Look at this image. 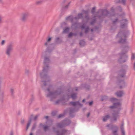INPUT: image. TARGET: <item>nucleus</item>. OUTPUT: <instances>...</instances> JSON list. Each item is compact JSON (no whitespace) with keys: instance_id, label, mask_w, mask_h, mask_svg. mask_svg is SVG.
I'll return each instance as SVG.
<instances>
[{"instance_id":"obj_1","label":"nucleus","mask_w":135,"mask_h":135,"mask_svg":"<svg viewBox=\"0 0 135 135\" xmlns=\"http://www.w3.org/2000/svg\"><path fill=\"white\" fill-rule=\"evenodd\" d=\"M120 107L121 103L120 102L114 103L113 105L109 107V108L111 109H114V113L112 114L114 121H116L117 118L119 117V112L121 109Z\"/></svg>"},{"instance_id":"obj_2","label":"nucleus","mask_w":135,"mask_h":135,"mask_svg":"<svg viewBox=\"0 0 135 135\" xmlns=\"http://www.w3.org/2000/svg\"><path fill=\"white\" fill-rule=\"evenodd\" d=\"M79 102H70L69 103V105L70 106H73L74 108H71L69 110V114L70 117H73L74 115L73 113L76 112L78 110V107L79 106L81 107L82 105L79 103Z\"/></svg>"},{"instance_id":"obj_3","label":"nucleus","mask_w":135,"mask_h":135,"mask_svg":"<svg viewBox=\"0 0 135 135\" xmlns=\"http://www.w3.org/2000/svg\"><path fill=\"white\" fill-rule=\"evenodd\" d=\"M109 13L108 11L106 10H99L97 12L95 13V16L93 18V21L90 23L91 24L93 25L95 22V17H97L99 18H103L105 16L108 15Z\"/></svg>"},{"instance_id":"obj_4","label":"nucleus","mask_w":135,"mask_h":135,"mask_svg":"<svg viewBox=\"0 0 135 135\" xmlns=\"http://www.w3.org/2000/svg\"><path fill=\"white\" fill-rule=\"evenodd\" d=\"M128 33L123 32L122 31L119 32L117 36V37H120V40L119 41V42L121 44H126L127 43L126 40V37L128 35Z\"/></svg>"},{"instance_id":"obj_5","label":"nucleus","mask_w":135,"mask_h":135,"mask_svg":"<svg viewBox=\"0 0 135 135\" xmlns=\"http://www.w3.org/2000/svg\"><path fill=\"white\" fill-rule=\"evenodd\" d=\"M88 13V12L87 11H85L83 13H79L77 17H74L72 16H71L67 17L66 18V20L67 21H70L71 22L73 23L78 19L81 18L83 17V14L85 13L86 14Z\"/></svg>"},{"instance_id":"obj_6","label":"nucleus","mask_w":135,"mask_h":135,"mask_svg":"<svg viewBox=\"0 0 135 135\" xmlns=\"http://www.w3.org/2000/svg\"><path fill=\"white\" fill-rule=\"evenodd\" d=\"M70 120L68 119H66L60 123L56 124L57 127L60 128H61L68 126L71 123Z\"/></svg>"},{"instance_id":"obj_7","label":"nucleus","mask_w":135,"mask_h":135,"mask_svg":"<svg viewBox=\"0 0 135 135\" xmlns=\"http://www.w3.org/2000/svg\"><path fill=\"white\" fill-rule=\"evenodd\" d=\"M90 20V18L88 16H86L82 21L83 24L81 26V28L82 29L85 28L86 33H87L89 30V27L86 26V24Z\"/></svg>"},{"instance_id":"obj_8","label":"nucleus","mask_w":135,"mask_h":135,"mask_svg":"<svg viewBox=\"0 0 135 135\" xmlns=\"http://www.w3.org/2000/svg\"><path fill=\"white\" fill-rule=\"evenodd\" d=\"M51 90V88L50 89L49 88H48L47 89L48 93L47 94V96L50 97L51 98H55L56 96L59 95L60 93V92L59 91L60 90V89H58V90L57 91L54 92H51L50 90Z\"/></svg>"},{"instance_id":"obj_9","label":"nucleus","mask_w":135,"mask_h":135,"mask_svg":"<svg viewBox=\"0 0 135 135\" xmlns=\"http://www.w3.org/2000/svg\"><path fill=\"white\" fill-rule=\"evenodd\" d=\"M54 132L56 133V135H65L68 130L65 129H62L59 131L56 130V128L54 127L52 128Z\"/></svg>"},{"instance_id":"obj_10","label":"nucleus","mask_w":135,"mask_h":135,"mask_svg":"<svg viewBox=\"0 0 135 135\" xmlns=\"http://www.w3.org/2000/svg\"><path fill=\"white\" fill-rule=\"evenodd\" d=\"M13 45L12 44H9L7 46L6 51V54L8 56L10 55L11 52L13 50Z\"/></svg>"},{"instance_id":"obj_11","label":"nucleus","mask_w":135,"mask_h":135,"mask_svg":"<svg viewBox=\"0 0 135 135\" xmlns=\"http://www.w3.org/2000/svg\"><path fill=\"white\" fill-rule=\"evenodd\" d=\"M28 16V13L27 12L23 13L21 15V20L22 22H25L26 21Z\"/></svg>"},{"instance_id":"obj_12","label":"nucleus","mask_w":135,"mask_h":135,"mask_svg":"<svg viewBox=\"0 0 135 135\" xmlns=\"http://www.w3.org/2000/svg\"><path fill=\"white\" fill-rule=\"evenodd\" d=\"M49 62L50 61L49 58L47 57H45L44 60V64L46 66L43 68V71L44 72H45L49 69V68L48 66L47 65V64L49 63Z\"/></svg>"},{"instance_id":"obj_13","label":"nucleus","mask_w":135,"mask_h":135,"mask_svg":"<svg viewBox=\"0 0 135 135\" xmlns=\"http://www.w3.org/2000/svg\"><path fill=\"white\" fill-rule=\"evenodd\" d=\"M121 27L122 28H124L126 27L127 26V21L126 19H123L121 22Z\"/></svg>"},{"instance_id":"obj_14","label":"nucleus","mask_w":135,"mask_h":135,"mask_svg":"<svg viewBox=\"0 0 135 135\" xmlns=\"http://www.w3.org/2000/svg\"><path fill=\"white\" fill-rule=\"evenodd\" d=\"M118 128L117 126H115L113 129H112V133L113 135H118L117 132L118 131Z\"/></svg>"},{"instance_id":"obj_15","label":"nucleus","mask_w":135,"mask_h":135,"mask_svg":"<svg viewBox=\"0 0 135 135\" xmlns=\"http://www.w3.org/2000/svg\"><path fill=\"white\" fill-rule=\"evenodd\" d=\"M120 59H122L121 60V61L123 62H124L126 61V60H123V59H127L128 57L124 53H122L120 54Z\"/></svg>"},{"instance_id":"obj_16","label":"nucleus","mask_w":135,"mask_h":135,"mask_svg":"<svg viewBox=\"0 0 135 135\" xmlns=\"http://www.w3.org/2000/svg\"><path fill=\"white\" fill-rule=\"evenodd\" d=\"M124 123H122L120 127L121 133L122 135H125V133L124 127Z\"/></svg>"},{"instance_id":"obj_17","label":"nucleus","mask_w":135,"mask_h":135,"mask_svg":"<svg viewBox=\"0 0 135 135\" xmlns=\"http://www.w3.org/2000/svg\"><path fill=\"white\" fill-rule=\"evenodd\" d=\"M124 93L123 91H119L115 93L117 97H121L122 96L123 94Z\"/></svg>"},{"instance_id":"obj_18","label":"nucleus","mask_w":135,"mask_h":135,"mask_svg":"<svg viewBox=\"0 0 135 135\" xmlns=\"http://www.w3.org/2000/svg\"><path fill=\"white\" fill-rule=\"evenodd\" d=\"M110 116L109 115H107L104 116L103 118V121L104 122H106L110 118Z\"/></svg>"},{"instance_id":"obj_19","label":"nucleus","mask_w":135,"mask_h":135,"mask_svg":"<svg viewBox=\"0 0 135 135\" xmlns=\"http://www.w3.org/2000/svg\"><path fill=\"white\" fill-rule=\"evenodd\" d=\"M115 126H114L112 124H109L107 125V127L109 129V130L111 129L112 130V129H113L114 127H115Z\"/></svg>"},{"instance_id":"obj_20","label":"nucleus","mask_w":135,"mask_h":135,"mask_svg":"<svg viewBox=\"0 0 135 135\" xmlns=\"http://www.w3.org/2000/svg\"><path fill=\"white\" fill-rule=\"evenodd\" d=\"M108 97L106 96H103L101 97V100L102 101L108 100Z\"/></svg>"},{"instance_id":"obj_21","label":"nucleus","mask_w":135,"mask_h":135,"mask_svg":"<svg viewBox=\"0 0 135 135\" xmlns=\"http://www.w3.org/2000/svg\"><path fill=\"white\" fill-rule=\"evenodd\" d=\"M120 84H122V86H121L120 85V86L119 87L120 88H122L125 85V83L123 81H120Z\"/></svg>"},{"instance_id":"obj_22","label":"nucleus","mask_w":135,"mask_h":135,"mask_svg":"<svg viewBox=\"0 0 135 135\" xmlns=\"http://www.w3.org/2000/svg\"><path fill=\"white\" fill-rule=\"evenodd\" d=\"M62 102H55L54 103V104L55 105H57L60 106L61 103Z\"/></svg>"},{"instance_id":"obj_23","label":"nucleus","mask_w":135,"mask_h":135,"mask_svg":"<svg viewBox=\"0 0 135 135\" xmlns=\"http://www.w3.org/2000/svg\"><path fill=\"white\" fill-rule=\"evenodd\" d=\"M79 44L81 46H83L85 44V42L84 40H82L80 41Z\"/></svg>"},{"instance_id":"obj_24","label":"nucleus","mask_w":135,"mask_h":135,"mask_svg":"<svg viewBox=\"0 0 135 135\" xmlns=\"http://www.w3.org/2000/svg\"><path fill=\"white\" fill-rule=\"evenodd\" d=\"M69 30V28L68 27L65 28L63 31V32L64 33H66L68 32Z\"/></svg>"},{"instance_id":"obj_25","label":"nucleus","mask_w":135,"mask_h":135,"mask_svg":"<svg viewBox=\"0 0 135 135\" xmlns=\"http://www.w3.org/2000/svg\"><path fill=\"white\" fill-rule=\"evenodd\" d=\"M119 2L120 3L122 4L123 5H125L126 3L125 0H119Z\"/></svg>"},{"instance_id":"obj_26","label":"nucleus","mask_w":135,"mask_h":135,"mask_svg":"<svg viewBox=\"0 0 135 135\" xmlns=\"http://www.w3.org/2000/svg\"><path fill=\"white\" fill-rule=\"evenodd\" d=\"M76 97V94H72L71 96V97L73 99H75Z\"/></svg>"},{"instance_id":"obj_27","label":"nucleus","mask_w":135,"mask_h":135,"mask_svg":"<svg viewBox=\"0 0 135 135\" xmlns=\"http://www.w3.org/2000/svg\"><path fill=\"white\" fill-rule=\"evenodd\" d=\"M44 129L45 131H46L48 129L49 126H43Z\"/></svg>"},{"instance_id":"obj_28","label":"nucleus","mask_w":135,"mask_h":135,"mask_svg":"<svg viewBox=\"0 0 135 135\" xmlns=\"http://www.w3.org/2000/svg\"><path fill=\"white\" fill-rule=\"evenodd\" d=\"M65 115V113H63L62 114H60L57 116V118H62L64 117V116Z\"/></svg>"},{"instance_id":"obj_29","label":"nucleus","mask_w":135,"mask_h":135,"mask_svg":"<svg viewBox=\"0 0 135 135\" xmlns=\"http://www.w3.org/2000/svg\"><path fill=\"white\" fill-rule=\"evenodd\" d=\"M79 23H73L72 25V27H73L75 26V27H77L79 25Z\"/></svg>"},{"instance_id":"obj_30","label":"nucleus","mask_w":135,"mask_h":135,"mask_svg":"<svg viewBox=\"0 0 135 135\" xmlns=\"http://www.w3.org/2000/svg\"><path fill=\"white\" fill-rule=\"evenodd\" d=\"M63 102L61 103L60 106H64L67 105V104L66 103V102Z\"/></svg>"},{"instance_id":"obj_31","label":"nucleus","mask_w":135,"mask_h":135,"mask_svg":"<svg viewBox=\"0 0 135 135\" xmlns=\"http://www.w3.org/2000/svg\"><path fill=\"white\" fill-rule=\"evenodd\" d=\"M10 93L12 95H13L14 94V90L13 88H11L10 90Z\"/></svg>"},{"instance_id":"obj_32","label":"nucleus","mask_w":135,"mask_h":135,"mask_svg":"<svg viewBox=\"0 0 135 135\" xmlns=\"http://www.w3.org/2000/svg\"><path fill=\"white\" fill-rule=\"evenodd\" d=\"M30 101H32L35 100V97L33 96H32L30 99Z\"/></svg>"},{"instance_id":"obj_33","label":"nucleus","mask_w":135,"mask_h":135,"mask_svg":"<svg viewBox=\"0 0 135 135\" xmlns=\"http://www.w3.org/2000/svg\"><path fill=\"white\" fill-rule=\"evenodd\" d=\"M43 1V0H39L37 1L36 2V4H39L41 3Z\"/></svg>"},{"instance_id":"obj_34","label":"nucleus","mask_w":135,"mask_h":135,"mask_svg":"<svg viewBox=\"0 0 135 135\" xmlns=\"http://www.w3.org/2000/svg\"><path fill=\"white\" fill-rule=\"evenodd\" d=\"M31 121V118H30L28 121V123H27V126L29 127L30 126Z\"/></svg>"},{"instance_id":"obj_35","label":"nucleus","mask_w":135,"mask_h":135,"mask_svg":"<svg viewBox=\"0 0 135 135\" xmlns=\"http://www.w3.org/2000/svg\"><path fill=\"white\" fill-rule=\"evenodd\" d=\"M110 100L111 101H117V100L115 98H112L110 99Z\"/></svg>"},{"instance_id":"obj_36","label":"nucleus","mask_w":135,"mask_h":135,"mask_svg":"<svg viewBox=\"0 0 135 135\" xmlns=\"http://www.w3.org/2000/svg\"><path fill=\"white\" fill-rule=\"evenodd\" d=\"M75 35V34H74V33L72 32H71L68 35V37H71L73 35Z\"/></svg>"},{"instance_id":"obj_37","label":"nucleus","mask_w":135,"mask_h":135,"mask_svg":"<svg viewBox=\"0 0 135 135\" xmlns=\"http://www.w3.org/2000/svg\"><path fill=\"white\" fill-rule=\"evenodd\" d=\"M95 7H93L92 9L91 12L93 14H94V13L95 12Z\"/></svg>"},{"instance_id":"obj_38","label":"nucleus","mask_w":135,"mask_h":135,"mask_svg":"<svg viewBox=\"0 0 135 135\" xmlns=\"http://www.w3.org/2000/svg\"><path fill=\"white\" fill-rule=\"evenodd\" d=\"M43 82V84L44 85H47V84H48L49 83V81H44Z\"/></svg>"},{"instance_id":"obj_39","label":"nucleus","mask_w":135,"mask_h":135,"mask_svg":"<svg viewBox=\"0 0 135 135\" xmlns=\"http://www.w3.org/2000/svg\"><path fill=\"white\" fill-rule=\"evenodd\" d=\"M36 123H35L33 124V126L32 127V130H33L34 129H35V127H36Z\"/></svg>"},{"instance_id":"obj_40","label":"nucleus","mask_w":135,"mask_h":135,"mask_svg":"<svg viewBox=\"0 0 135 135\" xmlns=\"http://www.w3.org/2000/svg\"><path fill=\"white\" fill-rule=\"evenodd\" d=\"M135 58V54H132L131 56V59L133 60Z\"/></svg>"},{"instance_id":"obj_41","label":"nucleus","mask_w":135,"mask_h":135,"mask_svg":"<svg viewBox=\"0 0 135 135\" xmlns=\"http://www.w3.org/2000/svg\"><path fill=\"white\" fill-rule=\"evenodd\" d=\"M118 21V19L116 18L115 20L113 21V24L115 23Z\"/></svg>"},{"instance_id":"obj_42","label":"nucleus","mask_w":135,"mask_h":135,"mask_svg":"<svg viewBox=\"0 0 135 135\" xmlns=\"http://www.w3.org/2000/svg\"><path fill=\"white\" fill-rule=\"evenodd\" d=\"M51 37H49L48 39L47 40V42H46L45 43V45H48V42H49V41H50L51 40Z\"/></svg>"},{"instance_id":"obj_43","label":"nucleus","mask_w":135,"mask_h":135,"mask_svg":"<svg viewBox=\"0 0 135 135\" xmlns=\"http://www.w3.org/2000/svg\"><path fill=\"white\" fill-rule=\"evenodd\" d=\"M56 114V111H54L52 113V116H55Z\"/></svg>"},{"instance_id":"obj_44","label":"nucleus","mask_w":135,"mask_h":135,"mask_svg":"<svg viewBox=\"0 0 135 135\" xmlns=\"http://www.w3.org/2000/svg\"><path fill=\"white\" fill-rule=\"evenodd\" d=\"M3 18V17L2 15L0 14V24L1 23L2 19Z\"/></svg>"},{"instance_id":"obj_45","label":"nucleus","mask_w":135,"mask_h":135,"mask_svg":"<svg viewBox=\"0 0 135 135\" xmlns=\"http://www.w3.org/2000/svg\"><path fill=\"white\" fill-rule=\"evenodd\" d=\"M5 41L4 40H3L1 42V45H4L5 43Z\"/></svg>"},{"instance_id":"obj_46","label":"nucleus","mask_w":135,"mask_h":135,"mask_svg":"<svg viewBox=\"0 0 135 135\" xmlns=\"http://www.w3.org/2000/svg\"><path fill=\"white\" fill-rule=\"evenodd\" d=\"M129 48V47L128 46H127L125 47V49H128L126 51V52H127L128 51Z\"/></svg>"},{"instance_id":"obj_47","label":"nucleus","mask_w":135,"mask_h":135,"mask_svg":"<svg viewBox=\"0 0 135 135\" xmlns=\"http://www.w3.org/2000/svg\"><path fill=\"white\" fill-rule=\"evenodd\" d=\"M14 132L13 131H11L9 135H13Z\"/></svg>"},{"instance_id":"obj_48","label":"nucleus","mask_w":135,"mask_h":135,"mask_svg":"<svg viewBox=\"0 0 135 135\" xmlns=\"http://www.w3.org/2000/svg\"><path fill=\"white\" fill-rule=\"evenodd\" d=\"M38 115H36L34 118V120H36L37 119V118H38Z\"/></svg>"},{"instance_id":"obj_49","label":"nucleus","mask_w":135,"mask_h":135,"mask_svg":"<svg viewBox=\"0 0 135 135\" xmlns=\"http://www.w3.org/2000/svg\"><path fill=\"white\" fill-rule=\"evenodd\" d=\"M69 4H70V3H69L66 6H65V9H67V8H68L69 6Z\"/></svg>"},{"instance_id":"obj_50","label":"nucleus","mask_w":135,"mask_h":135,"mask_svg":"<svg viewBox=\"0 0 135 135\" xmlns=\"http://www.w3.org/2000/svg\"><path fill=\"white\" fill-rule=\"evenodd\" d=\"M25 122V120L24 119H22L21 120V122L22 124H23Z\"/></svg>"},{"instance_id":"obj_51","label":"nucleus","mask_w":135,"mask_h":135,"mask_svg":"<svg viewBox=\"0 0 135 135\" xmlns=\"http://www.w3.org/2000/svg\"><path fill=\"white\" fill-rule=\"evenodd\" d=\"M93 102H90L89 103V105L90 106H91L93 104Z\"/></svg>"},{"instance_id":"obj_52","label":"nucleus","mask_w":135,"mask_h":135,"mask_svg":"<svg viewBox=\"0 0 135 135\" xmlns=\"http://www.w3.org/2000/svg\"><path fill=\"white\" fill-rule=\"evenodd\" d=\"M90 113H88V114H87V117H89V116L90 115Z\"/></svg>"},{"instance_id":"obj_53","label":"nucleus","mask_w":135,"mask_h":135,"mask_svg":"<svg viewBox=\"0 0 135 135\" xmlns=\"http://www.w3.org/2000/svg\"><path fill=\"white\" fill-rule=\"evenodd\" d=\"M111 16L112 17H115L116 16V15H111Z\"/></svg>"},{"instance_id":"obj_54","label":"nucleus","mask_w":135,"mask_h":135,"mask_svg":"<svg viewBox=\"0 0 135 135\" xmlns=\"http://www.w3.org/2000/svg\"><path fill=\"white\" fill-rule=\"evenodd\" d=\"M66 25V23H65V22H64L63 23H62V26L63 25Z\"/></svg>"},{"instance_id":"obj_55","label":"nucleus","mask_w":135,"mask_h":135,"mask_svg":"<svg viewBox=\"0 0 135 135\" xmlns=\"http://www.w3.org/2000/svg\"><path fill=\"white\" fill-rule=\"evenodd\" d=\"M83 33L82 32H81L80 33V36H82L83 35Z\"/></svg>"},{"instance_id":"obj_56","label":"nucleus","mask_w":135,"mask_h":135,"mask_svg":"<svg viewBox=\"0 0 135 135\" xmlns=\"http://www.w3.org/2000/svg\"><path fill=\"white\" fill-rule=\"evenodd\" d=\"M49 122L51 123V124H50L51 125H52V121H51V120H50L49 121Z\"/></svg>"},{"instance_id":"obj_57","label":"nucleus","mask_w":135,"mask_h":135,"mask_svg":"<svg viewBox=\"0 0 135 135\" xmlns=\"http://www.w3.org/2000/svg\"><path fill=\"white\" fill-rule=\"evenodd\" d=\"M134 70H135V62L134 63Z\"/></svg>"},{"instance_id":"obj_58","label":"nucleus","mask_w":135,"mask_h":135,"mask_svg":"<svg viewBox=\"0 0 135 135\" xmlns=\"http://www.w3.org/2000/svg\"><path fill=\"white\" fill-rule=\"evenodd\" d=\"M49 117L48 116H45V118L46 119H48Z\"/></svg>"},{"instance_id":"obj_59","label":"nucleus","mask_w":135,"mask_h":135,"mask_svg":"<svg viewBox=\"0 0 135 135\" xmlns=\"http://www.w3.org/2000/svg\"><path fill=\"white\" fill-rule=\"evenodd\" d=\"M124 76V74L123 75H120V76L122 77H123Z\"/></svg>"},{"instance_id":"obj_60","label":"nucleus","mask_w":135,"mask_h":135,"mask_svg":"<svg viewBox=\"0 0 135 135\" xmlns=\"http://www.w3.org/2000/svg\"><path fill=\"white\" fill-rule=\"evenodd\" d=\"M28 127H28L27 126V127H26V130H27L28 129Z\"/></svg>"},{"instance_id":"obj_61","label":"nucleus","mask_w":135,"mask_h":135,"mask_svg":"<svg viewBox=\"0 0 135 135\" xmlns=\"http://www.w3.org/2000/svg\"><path fill=\"white\" fill-rule=\"evenodd\" d=\"M40 125L41 126H43L42 125V123H40Z\"/></svg>"},{"instance_id":"obj_62","label":"nucleus","mask_w":135,"mask_h":135,"mask_svg":"<svg viewBox=\"0 0 135 135\" xmlns=\"http://www.w3.org/2000/svg\"><path fill=\"white\" fill-rule=\"evenodd\" d=\"M86 109V108H83V110H85Z\"/></svg>"},{"instance_id":"obj_63","label":"nucleus","mask_w":135,"mask_h":135,"mask_svg":"<svg viewBox=\"0 0 135 135\" xmlns=\"http://www.w3.org/2000/svg\"><path fill=\"white\" fill-rule=\"evenodd\" d=\"M85 101V99H83L82 100V101H83H83Z\"/></svg>"},{"instance_id":"obj_64","label":"nucleus","mask_w":135,"mask_h":135,"mask_svg":"<svg viewBox=\"0 0 135 135\" xmlns=\"http://www.w3.org/2000/svg\"><path fill=\"white\" fill-rule=\"evenodd\" d=\"M30 135H32V133H30Z\"/></svg>"}]
</instances>
